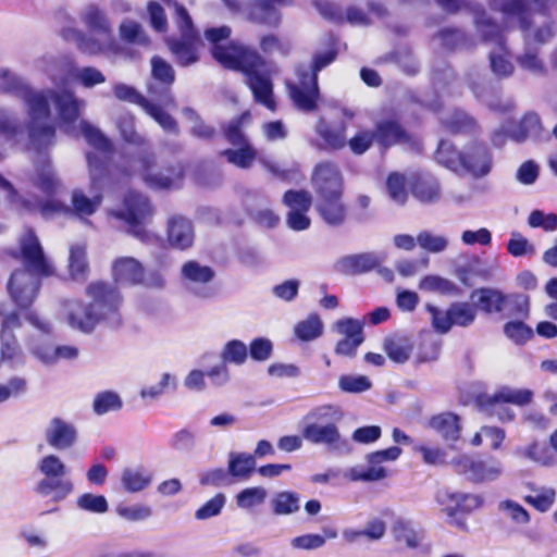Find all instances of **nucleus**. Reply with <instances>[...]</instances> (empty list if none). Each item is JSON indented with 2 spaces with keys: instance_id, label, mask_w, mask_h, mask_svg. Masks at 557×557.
Here are the masks:
<instances>
[{
  "instance_id": "obj_54",
  "label": "nucleus",
  "mask_w": 557,
  "mask_h": 557,
  "mask_svg": "<svg viewBox=\"0 0 557 557\" xmlns=\"http://www.w3.org/2000/svg\"><path fill=\"white\" fill-rule=\"evenodd\" d=\"M556 493L552 487L532 488V493L524 497V500L536 508L539 511L545 512L552 508L555 503Z\"/></svg>"
},
{
  "instance_id": "obj_49",
  "label": "nucleus",
  "mask_w": 557,
  "mask_h": 557,
  "mask_svg": "<svg viewBox=\"0 0 557 557\" xmlns=\"http://www.w3.org/2000/svg\"><path fill=\"white\" fill-rule=\"evenodd\" d=\"M35 183L46 194H52L58 189L60 182L50 161L37 165Z\"/></svg>"
},
{
  "instance_id": "obj_55",
  "label": "nucleus",
  "mask_w": 557,
  "mask_h": 557,
  "mask_svg": "<svg viewBox=\"0 0 557 557\" xmlns=\"http://www.w3.org/2000/svg\"><path fill=\"white\" fill-rule=\"evenodd\" d=\"M417 243L422 249L431 253H441L447 249L449 240L444 235L423 231L418 234Z\"/></svg>"
},
{
  "instance_id": "obj_47",
  "label": "nucleus",
  "mask_w": 557,
  "mask_h": 557,
  "mask_svg": "<svg viewBox=\"0 0 557 557\" xmlns=\"http://www.w3.org/2000/svg\"><path fill=\"white\" fill-rule=\"evenodd\" d=\"M272 508L277 516L292 515L300 508L299 496L293 492H280L272 499Z\"/></svg>"
},
{
  "instance_id": "obj_5",
  "label": "nucleus",
  "mask_w": 557,
  "mask_h": 557,
  "mask_svg": "<svg viewBox=\"0 0 557 557\" xmlns=\"http://www.w3.org/2000/svg\"><path fill=\"white\" fill-rule=\"evenodd\" d=\"M438 5L447 12H456L465 4L474 15V26L485 42L494 44L495 48L490 52V66L497 77H508L513 72L509 52L505 47L504 28L502 21L496 23L491 20L479 4H471L466 0H436Z\"/></svg>"
},
{
  "instance_id": "obj_58",
  "label": "nucleus",
  "mask_w": 557,
  "mask_h": 557,
  "mask_svg": "<svg viewBox=\"0 0 557 557\" xmlns=\"http://www.w3.org/2000/svg\"><path fill=\"white\" fill-rule=\"evenodd\" d=\"M412 347L406 338H391L385 342V351L395 362L404 363L410 357Z\"/></svg>"
},
{
  "instance_id": "obj_37",
  "label": "nucleus",
  "mask_w": 557,
  "mask_h": 557,
  "mask_svg": "<svg viewBox=\"0 0 557 557\" xmlns=\"http://www.w3.org/2000/svg\"><path fill=\"white\" fill-rule=\"evenodd\" d=\"M199 41V37L197 38H170L168 40L169 48L171 52L176 58V61L181 65H189L195 63L198 60L197 57V44Z\"/></svg>"
},
{
  "instance_id": "obj_39",
  "label": "nucleus",
  "mask_w": 557,
  "mask_h": 557,
  "mask_svg": "<svg viewBox=\"0 0 557 557\" xmlns=\"http://www.w3.org/2000/svg\"><path fill=\"white\" fill-rule=\"evenodd\" d=\"M375 135L377 143L384 147L403 143L407 138L401 126L394 120L379 122L375 127Z\"/></svg>"
},
{
  "instance_id": "obj_1",
  "label": "nucleus",
  "mask_w": 557,
  "mask_h": 557,
  "mask_svg": "<svg viewBox=\"0 0 557 557\" xmlns=\"http://www.w3.org/2000/svg\"><path fill=\"white\" fill-rule=\"evenodd\" d=\"M231 34L232 29L226 25L206 29L205 38L213 45V58L224 67L242 72L255 100L274 111L273 70L252 49L237 44L220 45V41L227 39Z\"/></svg>"
},
{
  "instance_id": "obj_35",
  "label": "nucleus",
  "mask_w": 557,
  "mask_h": 557,
  "mask_svg": "<svg viewBox=\"0 0 557 557\" xmlns=\"http://www.w3.org/2000/svg\"><path fill=\"white\" fill-rule=\"evenodd\" d=\"M475 305L486 313L500 312L507 304V296L496 288H480L472 293Z\"/></svg>"
},
{
  "instance_id": "obj_3",
  "label": "nucleus",
  "mask_w": 557,
  "mask_h": 557,
  "mask_svg": "<svg viewBox=\"0 0 557 557\" xmlns=\"http://www.w3.org/2000/svg\"><path fill=\"white\" fill-rule=\"evenodd\" d=\"M21 251L25 269L11 275L8 289L20 308H27L37 296L39 278L51 275L53 270L33 231L28 230L21 238Z\"/></svg>"
},
{
  "instance_id": "obj_52",
  "label": "nucleus",
  "mask_w": 557,
  "mask_h": 557,
  "mask_svg": "<svg viewBox=\"0 0 557 557\" xmlns=\"http://www.w3.org/2000/svg\"><path fill=\"white\" fill-rule=\"evenodd\" d=\"M393 535L397 543L408 548H416L421 542L420 534L411 528L409 522L397 520L393 525Z\"/></svg>"
},
{
  "instance_id": "obj_4",
  "label": "nucleus",
  "mask_w": 557,
  "mask_h": 557,
  "mask_svg": "<svg viewBox=\"0 0 557 557\" xmlns=\"http://www.w3.org/2000/svg\"><path fill=\"white\" fill-rule=\"evenodd\" d=\"M490 7L500 14L504 28L511 29L519 25L525 45H544L555 36L554 23L543 7L532 11L527 0H490Z\"/></svg>"
},
{
  "instance_id": "obj_20",
  "label": "nucleus",
  "mask_w": 557,
  "mask_h": 557,
  "mask_svg": "<svg viewBox=\"0 0 557 557\" xmlns=\"http://www.w3.org/2000/svg\"><path fill=\"white\" fill-rule=\"evenodd\" d=\"M143 181L153 189H170L180 186L183 172L180 168L166 169L165 172L156 169L153 154L144 156L137 161V170Z\"/></svg>"
},
{
  "instance_id": "obj_10",
  "label": "nucleus",
  "mask_w": 557,
  "mask_h": 557,
  "mask_svg": "<svg viewBox=\"0 0 557 557\" xmlns=\"http://www.w3.org/2000/svg\"><path fill=\"white\" fill-rule=\"evenodd\" d=\"M436 160L454 172H468L475 177L486 175L492 166L491 153L484 145H473L461 153L448 140L440 141Z\"/></svg>"
},
{
  "instance_id": "obj_34",
  "label": "nucleus",
  "mask_w": 557,
  "mask_h": 557,
  "mask_svg": "<svg viewBox=\"0 0 557 557\" xmlns=\"http://www.w3.org/2000/svg\"><path fill=\"white\" fill-rule=\"evenodd\" d=\"M429 426L447 442H456L460 437L459 417L451 412H442L432 417Z\"/></svg>"
},
{
  "instance_id": "obj_2",
  "label": "nucleus",
  "mask_w": 557,
  "mask_h": 557,
  "mask_svg": "<svg viewBox=\"0 0 557 557\" xmlns=\"http://www.w3.org/2000/svg\"><path fill=\"white\" fill-rule=\"evenodd\" d=\"M89 302L71 299L63 305L64 318L73 330L92 333L98 326L117 329L122 325V296L116 287L104 282H92L86 287Z\"/></svg>"
},
{
  "instance_id": "obj_50",
  "label": "nucleus",
  "mask_w": 557,
  "mask_h": 557,
  "mask_svg": "<svg viewBox=\"0 0 557 557\" xmlns=\"http://www.w3.org/2000/svg\"><path fill=\"white\" fill-rule=\"evenodd\" d=\"M416 198L423 202H433L440 198V186L431 176L419 178L412 188Z\"/></svg>"
},
{
  "instance_id": "obj_46",
  "label": "nucleus",
  "mask_w": 557,
  "mask_h": 557,
  "mask_svg": "<svg viewBox=\"0 0 557 557\" xmlns=\"http://www.w3.org/2000/svg\"><path fill=\"white\" fill-rule=\"evenodd\" d=\"M322 332L323 323L317 314L309 315L294 327L296 337L301 342L314 341L322 335Z\"/></svg>"
},
{
  "instance_id": "obj_51",
  "label": "nucleus",
  "mask_w": 557,
  "mask_h": 557,
  "mask_svg": "<svg viewBox=\"0 0 557 557\" xmlns=\"http://www.w3.org/2000/svg\"><path fill=\"white\" fill-rule=\"evenodd\" d=\"M450 315L454 325L467 327L475 320L476 306L465 301L454 302L450 305Z\"/></svg>"
},
{
  "instance_id": "obj_64",
  "label": "nucleus",
  "mask_w": 557,
  "mask_h": 557,
  "mask_svg": "<svg viewBox=\"0 0 557 557\" xmlns=\"http://www.w3.org/2000/svg\"><path fill=\"white\" fill-rule=\"evenodd\" d=\"M503 515L516 524H527L530 521L529 512L517 502L506 499L499 503Z\"/></svg>"
},
{
  "instance_id": "obj_11",
  "label": "nucleus",
  "mask_w": 557,
  "mask_h": 557,
  "mask_svg": "<svg viewBox=\"0 0 557 557\" xmlns=\"http://www.w3.org/2000/svg\"><path fill=\"white\" fill-rule=\"evenodd\" d=\"M111 214L115 219L123 221L133 236L143 242L150 238V234L145 228V225L151 219L153 209L146 196L135 191L127 193L123 199L122 207L113 209Z\"/></svg>"
},
{
  "instance_id": "obj_63",
  "label": "nucleus",
  "mask_w": 557,
  "mask_h": 557,
  "mask_svg": "<svg viewBox=\"0 0 557 557\" xmlns=\"http://www.w3.org/2000/svg\"><path fill=\"white\" fill-rule=\"evenodd\" d=\"M528 225L532 228H542L544 232H555L557 230V214L545 213L535 209L528 216Z\"/></svg>"
},
{
  "instance_id": "obj_6",
  "label": "nucleus",
  "mask_w": 557,
  "mask_h": 557,
  "mask_svg": "<svg viewBox=\"0 0 557 557\" xmlns=\"http://www.w3.org/2000/svg\"><path fill=\"white\" fill-rule=\"evenodd\" d=\"M344 419V412L337 405H320L312 408L304 417L301 436L313 445H322L330 451L348 454V440L342 435L338 423Z\"/></svg>"
},
{
  "instance_id": "obj_25",
  "label": "nucleus",
  "mask_w": 557,
  "mask_h": 557,
  "mask_svg": "<svg viewBox=\"0 0 557 557\" xmlns=\"http://www.w3.org/2000/svg\"><path fill=\"white\" fill-rule=\"evenodd\" d=\"M45 440L50 447L57 450H65L76 443L77 430L72 423L55 417L49 421L45 429Z\"/></svg>"
},
{
  "instance_id": "obj_28",
  "label": "nucleus",
  "mask_w": 557,
  "mask_h": 557,
  "mask_svg": "<svg viewBox=\"0 0 557 557\" xmlns=\"http://www.w3.org/2000/svg\"><path fill=\"white\" fill-rule=\"evenodd\" d=\"M34 492L41 498L54 503L66 499L74 492V483L66 476H44L34 486Z\"/></svg>"
},
{
  "instance_id": "obj_38",
  "label": "nucleus",
  "mask_w": 557,
  "mask_h": 557,
  "mask_svg": "<svg viewBox=\"0 0 557 557\" xmlns=\"http://www.w3.org/2000/svg\"><path fill=\"white\" fill-rule=\"evenodd\" d=\"M510 139L517 143L524 141L529 137L540 135L541 122L535 113H527L518 123H511Z\"/></svg>"
},
{
  "instance_id": "obj_32",
  "label": "nucleus",
  "mask_w": 557,
  "mask_h": 557,
  "mask_svg": "<svg viewBox=\"0 0 557 557\" xmlns=\"http://www.w3.org/2000/svg\"><path fill=\"white\" fill-rule=\"evenodd\" d=\"M317 210L329 225H339L345 221L346 208L342 202V195H326L318 197Z\"/></svg>"
},
{
  "instance_id": "obj_16",
  "label": "nucleus",
  "mask_w": 557,
  "mask_h": 557,
  "mask_svg": "<svg viewBox=\"0 0 557 557\" xmlns=\"http://www.w3.org/2000/svg\"><path fill=\"white\" fill-rule=\"evenodd\" d=\"M533 398V393L527 388H513L509 386H502L492 395H486L481 398V406L490 411L492 414H497L500 420H511L513 417L512 411L504 407L505 404H512L516 406H524Z\"/></svg>"
},
{
  "instance_id": "obj_18",
  "label": "nucleus",
  "mask_w": 557,
  "mask_h": 557,
  "mask_svg": "<svg viewBox=\"0 0 557 557\" xmlns=\"http://www.w3.org/2000/svg\"><path fill=\"white\" fill-rule=\"evenodd\" d=\"M62 37L67 41H73L77 49L87 55L115 54L117 44L113 34L107 35H87L76 27H65L61 32Z\"/></svg>"
},
{
  "instance_id": "obj_40",
  "label": "nucleus",
  "mask_w": 557,
  "mask_h": 557,
  "mask_svg": "<svg viewBox=\"0 0 557 557\" xmlns=\"http://www.w3.org/2000/svg\"><path fill=\"white\" fill-rule=\"evenodd\" d=\"M30 84L7 67H0V92L10 94L18 100L30 88Z\"/></svg>"
},
{
  "instance_id": "obj_44",
  "label": "nucleus",
  "mask_w": 557,
  "mask_h": 557,
  "mask_svg": "<svg viewBox=\"0 0 557 557\" xmlns=\"http://www.w3.org/2000/svg\"><path fill=\"white\" fill-rule=\"evenodd\" d=\"M236 149H226L222 154L227 162L240 169H248L257 158V150L249 144L237 145Z\"/></svg>"
},
{
  "instance_id": "obj_9",
  "label": "nucleus",
  "mask_w": 557,
  "mask_h": 557,
  "mask_svg": "<svg viewBox=\"0 0 557 557\" xmlns=\"http://www.w3.org/2000/svg\"><path fill=\"white\" fill-rule=\"evenodd\" d=\"M335 60L333 51L319 53L311 65H299L295 71V79L286 83L288 94L295 107L310 112L317 107L319 99L318 73Z\"/></svg>"
},
{
  "instance_id": "obj_56",
  "label": "nucleus",
  "mask_w": 557,
  "mask_h": 557,
  "mask_svg": "<svg viewBox=\"0 0 557 557\" xmlns=\"http://www.w3.org/2000/svg\"><path fill=\"white\" fill-rule=\"evenodd\" d=\"M267 490L261 486L247 487L236 495V505L242 509H250L264 503Z\"/></svg>"
},
{
  "instance_id": "obj_53",
  "label": "nucleus",
  "mask_w": 557,
  "mask_h": 557,
  "mask_svg": "<svg viewBox=\"0 0 557 557\" xmlns=\"http://www.w3.org/2000/svg\"><path fill=\"white\" fill-rule=\"evenodd\" d=\"M123 401L117 393L104 391L97 394L92 401L94 411L98 416L106 414L110 411H116L122 408Z\"/></svg>"
},
{
  "instance_id": "obj_14",
  "label": "nucleus",
  "mask_w": 557,
  "mask_h": 557,
  "mask_svg": "<svg viewBox=\"0 0 557 557\" xmlns=\"http://www.w3.org/2000/svg\"><path fill=\"white\" fill-rule=\"evenodd\" d=\"M0 319L1 359L13 368L22 367L25 364V356L13 334L21 327L20 317L7 304H0Z\"/></svg>"
},
{
  "instance_id": "obj_61",
  "label": "nucleus",
  "mask_w": 557,
  "mask_h": 557,
  "mask_svg": "<svg viewBox=\"0 0 557 557\" xmlns=\"http://www.w3.org/2000/svg\"><path fill=\"white\" fill-rule=\"evenodd\" d=\"M420 289L426 292H435L444 295L454 294L457 286L447 278L437 275H426L419 284Z\"/></svg>"
},
{
  "instance_id": "obj_62",
  "label": "nucleus",
  "mask_w": 557,
  "mask_h": 557,
  "mask_svg": "<svg viewBox=\"0 0 557 557\" xmlns=\"http://www.w3.org/2000/svg\"><path fill=\"white\" fill-rule=\"evenodd\" d=\"M375 139V132L360 129L350 139H347V146L354 154L361 156L371 148Z\"/></svg>"
},
{
  "instance_id": "obj_21",
  "label": "nucleus",
  "mask_w": 557,
  "mask_h": 557,
  "mask_svg": "<svg viewBox=\"0 0 557 557\" xmlns=\"http://www.w3.org/2000/svg\"><path fill=\"white\" fill-rule=\"evenodd\" d=\"M181 274L191 294L201 299L212 296V288L208 284L214 278L215 273L211 267L190 260L183 264Z\"/></svg>"
},
{
  "instance_id": "obj_45",
  "label": "nucleus",
  "mask_w": 557,
  "mask_h": 557,
  "mask_svg": "<svg viewBox=\"0 0 557 557\" xmlns=\"http://www.w3.org/2000/svg\"><path fill=\"white\" fill-rule=\"evenodd\" d=\"M251 122V116L248 111L244 112L240 116L232 120L225 127H224V136L225 139L232 145L237 146L242 144L249 143L244 129L247 127Z\"/></svg>"
},
{
  "instance_id": "obj_19",
  "label": "nucleus",
  "mask_w": 557,
  "mask_h": 557,
  "mask_svg": "<svg viewBox=\"0 0 557 557\" xmlns=\"http://www.w3.org/2000/svg\"><path fill=\"white\" fill-rule=\"evenodd\" d=\"M113 94L116 99L140 106L164 131L177 132L175 120L160 107L150 103L133 86L119 83L113 86Z\"/></svg>"
},
{
  "instance_id": "obj_27",
  "label": "nucleus",
  "mask_w": 557,
  "mask_h": 557,
  "mask_svg": "<svg viewBox=\"0 0 557 557\" xmlns=\"http://www.w3.org/2000/svg\"><path fill=\"white\" fill-rule=\"evenodd\" d=\"M29 351L44 363H54L60 359L73 360L78 357V349L75 346H57L50 341L40 343L35 337L28 342Z\"/></svg>"
},
{
  "instance_id": "obj_41",
  "label": "nucleus",
  "mask_w": 557,
  "mask_h": 557,
  "mask_svg": "<svg viewBox=\"0 0 557 557\" xmlns=\"http://www.w3.org/2000/svg\"><path fill=\"white\" fill-rule=\"evenodd\" d=\"M436 39L440 40V44L448 50L470 49L476 45L473 37L466 35L459 29L453 28L442 29L437 34Z\"/></svg>"
},
{
  "instance_id": "obj_48",
  "label": "nucleus",
  "mask_w": 557,
  "mask_h": 557,
  "mask_svg": "<svg viewBox=\"0 0 557 557\" xmlns=\"http://www.w3.org/2000/svg\"><path fill=\"white\" fill-rule=\"evenodd\" d=\"M37 470L41 476H66L69 474V468L63 460L54 455L48 454L41 457L37 461Z\"/></svg>"
},
{
  "instance_id": "obj_12",
  "label": "nucleus",
  "mask_w": 557,
  "mask_h": 557,
  "mask_svg": "<svg viewBox=\"0 0 557 557\" xmlns=\"http://www.w3.org/2000/svg\"><path fill=\"white\" fill-rule=\"evenodd\" d=\"M112 277L122 286L143 285L149 288H162L164 277L157 270L147 271L144 264L134 257H117L112 262Z\"/></svg>"
},
{
  "instance_id": "obj_33",
  "label": "nucleus",
  "mask_w": 557,
  "mask_h": 557,
  "mask_svg": "<svg viewBox=\"0 0 557 557\" xmlns=\"http://www.w3.org/2000/svg\"><path fill=\"white\" fill-rule=\"evenodd\" d=\"M78 16L89 33L96 35L112 34L111 23L98 5L94 3L86 4L81 9Z\"/></svg>"
},
{
  "instance_id": "obj_17",
  "label": "nucleus",
  "mask_w": 557,
  "mask_h": 557,
  "mask_svg": "<svg viewBox=\"0 0 557 557\" xmlns=\"http://www.w3.org/2000/svg\"><path fill=\"white\" fill-rule=\"evenodd\" d=\"M403 450L398 446H392L386 449L376 450L366 456L368 467H352L348 469L345 476L354 482H374L387 476L386 469L381 466L383 462L396 461Z\"/></svg>"
},
{
  "instance_id": "obj_29",
  "label": "nucleus",
  "mask_w": 557,
  "mask_h": 557,
  "mask_svg": "<svg viewBox=\"0 0 557 557\" xmlns=\"http://www.w3.org/2000/svg\"><path fill=\"white\" fill-rule=\"evenodd\" d=\"M387 258L385 251H370L352 255L338 261L337 267L346 274L363 273L379 268Z\"/></svg>"
},
{
  "instance_id": "obj_43",
  "label": "nucleus",
  "mask_w": 557,
  "mask_h": 557,
  "mask_svg": "<svg viewBox=\"0 0 557 557\" xmlns=\"http://www.w3.org/2000/svg\"><path fill=\"white\" fill-rule=\"evenodd\" d=\"M70 78L84 88L90 89L106 83V75L94 66L72 67L69 71Z\"/></svg>"
},
{
  "instance_id": "obj_8",
  "label": "nucleus",
  "mask_w": 557,
  "mask_h": 557,
  "mask_svg": "<svg viewBox=\"0 0 557 557\" xmlns=\"http://www.w3.org/2000/svg\"><path fill=\"white\" fill-rule=\"evenodd\" d=\"M52 88L36 89L33 86L20 99L27 113V131L32 146L42 149L54 144L55 127L50 120Z\"/></svg>"
},
{
  "instance_id": "obj_30",
  "label": "nucleus",
  "mask_w": 557,
  "mask_h": 557,
  "mask_svg": "<svg viewBox=\"0 0 557 557\" xmlns=\"http://www.w3.org/2000/svg\"><path fill=\"white\" fill-rule=\"evenodd\" d=\"M194 239V226L188 219L175 215L168 221V240L172 247L184 250L193 245Z\"/></svg>"
},
{
  "instance_id": "obj_23",
  "label": "nucleus",
  "mask_w": 557,
  "mask_h": 557,
  "mask_svg": "<svg viewBox=\"0 0 557 557\" xmlns=\"http://www.w3.org/2000/svg\"><path fill=\"white\" fill-rule=\"evenodd\" d=\"M312 187L318 197L343 195V175L338 165L331 161L318 163L311 175Z\"/></svg>"
},
{
  "instance_id": "obj_31",
  "label": "nucleus",
  "mask_w": 557,
  "mask_h": 557,
  "mask_svg": "<svg viewBox=\"0 0 557 557\" xmlns=\"http://www.w3.org/2000/svg\"><path fill=\"white\" fill-rule=\"evenodd\" d=\"M79 129L86 141L101 154V157H98L96 153L90 152L96 157V160L99 163H102L104 174H107L106 161L112 152V144L110 139L106 137L98 127L85 120L79 122Z\"/></svg>"
},
{
  "instance_id": "obj_26",
  "label": "nucleus",
  "mask_w": 557,
  "mask_h": 557,
  "mask_svg": "<svg viewBox=\"0 0 557 557\" xmlns=\"http://www.w3.org/2000/svg\"><path fill=\"white\" fill-rule=\"evenodd\" d=\"M151 73L152 77L160 82L163 87L158 91L153 85H150L148 88L149 94L158 96L160 102L164 106L173 104L174 100L170 92V86L174 83L175 73L172 65L160 57H153L151 59Z\"/></svg>"
},
{
  "instance_id": "obj_59",
  "label": "nucleus",
  "mask_w": 557,
  "mask_h": 557,
  "mask_svg": "<svg viewBox=\"0 0 557 557\" xmlns=\"http://www.w3.org/2000/svg\"><path fill=\"white\" fill-rule=\"evenodd\" d=\"M247 354V346L242 341L232 339L223 347L221 358L224 363L243 364Z\"/></svg>"
},
{
  "instance_id": "obj_57",
  "label": "nucleus",
  "mask_w": 557,
  "mask_h": 557,
  "mask_svg": "<svg viewBox=\"0 0 557 557\" xmlns=\"http://www.w3.org/2000/svg\"><path fill=\"white\" fill-rule=\"evenodd\" d=\"M445 127L453 132H473L475 129V121L463 111H454L449 117L442 119Z\"/></svg>"
},
{
  "instance_id": "obj_22",
  "label": "nucleus",
  "mask_w": 557,
  "mask_h": 557,
  "mask_svg": "<svg viewBox=\"0 0 557 557\" xmlns=\"http://www.w3.org/2000/svg\"><path fill=\"white\" fill-rule=\"evenodd\" d=\"M457 470L473 482H491L497 480L503 473V463L496 458L474 460L469 456H460L455 461Z\"/></svg>"
},
{
  "instance_id": "obj_15",
  "label": "nucleus",
  "mask_w": 557,
  "mask_h": 557,
  "mask_svg": "<svg viewBox=\"0 0 557 557\" xmlns=\"http://www.w3.org/2000/svg\"><path fill=\"white\" fill-rule=\"evenodd\" d=\"M52 104L57 112L59 126L69 135L77 136L76 122L86 109V100L76 96L71 89H61L50 92Z\"/></svg>"
},
{
  "instance_id": "obj_36",
  "label": "nucleus",
  "mask_w": 557,
  "mask_h": 557,
  "mask_svg": "<svg viewBox=\"0 0 557 557\" xmlns=\"http://www.w3.org/2000/svg\"><path fill=\"white\" fill-rule=\"evenodd\" d=\"M152 482V474L140 467L125 468L121 472V484L129 493H138Z\"/></svg>"
},
{
  "instance_id": "obj_60",
  "label": "nucleus",
  "mask_w": 557,
  "mask_h": 557,
  "mask_svg": "<svg viewBox=\"0 0 557 557\" xmlns=\"http://www.w3.org/2000/svg\"><path fill=\"white\" fill-rule=\"evenodd\" d=\"M76 506L81 510L92 513H104L109 509L108 500L102 495L85 493L77 497Z\"/></svg>"
},
{
  "instance_id": "obj_7",
  "label": "nucleus",
  "mask_w": 557,
  "mask_h": 557,
  "mask_svg": "<svg viewBox=\"0 0 557 557\" xmlns=\"http://www.w3.org/2000/svg\"><path fill=\"white\" fill-rule=\"evenodd\" d=\"M87 162L90 174V193L87 196L82 189H74L71 196V207H66L60 202L49 200L40 202L37 206L38 211L44 218H51L59 213H72L78 218L92 215L102 203V189L107 181L104 168L102 163L96 160L91 153H87Z\"/></svg>"
},
{
  "instance_id": "obj_24",
  "label": "nucleus",
  "mask_w": 557,
  "mask_h": 557,
  "mask_svg": "<svg viewBox=\"0 0 557 557\" xmlns=\"http://www.w3.org/2000/svg\"><path fill=\"white\" fill-rule=\"evenodd\" d=\"M314 131L326 150H342L347 146V124L345 121H331L320 117Z\"/></svg>"
},
{
  "instance_id": "obj_13",
  "label": "nucleus",
  "mask_w": 557,
  "mask_h": 557,
  "mask_svg": "<svg viewBox=\"0 0 557 557\" xmlns=\"http://www.w3.org/2000/svg\"><path fill=\"white\" fill-rule=\"evenodd\" d=\"M221 2L231 13L240 14L253 23L276 27L281 22L276 5L289 4L290 0H221Z\"/></svg>"
},
{
  "instance_id": "obj_42",
  "label": "nucleus",
  "mask_w": 557,
  "mask_h": 557,
  "mask_svg": "<svg viewBox=\"0 0 557 557\" xmlns=\"http://www.w3.org/2000/svg\"><path fill=\"white\" fill-rule=\"evenodd\" d=\"M256 467L255 456L245 453H231L228 455L227 470L231 476L248 479Z\"/></svg>"
}]
</instances>
